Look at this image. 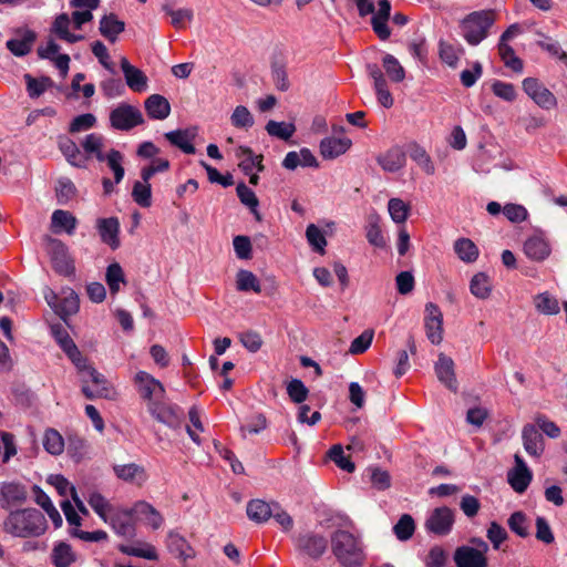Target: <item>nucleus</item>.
Masks as SVG:
<instances>
[{
  "mask_svg": "<svg viewBox=\"0 0 567 567\" xmlns=\"http://www.w3.org/2000/svg\"><path fill=\"white\" fill-rule=\"evenodd\" d=\"M51 333L75 368L84 367V357L69 332L61 324H54L51 327Z\"/></svg>",
  "mask_w": 567,
  "mask_h": 567,
  "instance_id": "9d476101",
  "label": "nucleus"
},
{
  "mask_svg": "<svg viewBox=\"0 0 567 567\" xmlns=\"http://www.w3.org/2000/svg\"><path fill=\"white\" fill-rule=\"evenodd\" d=\"M121 69L126 85L134 92H144L147 89V76L138 68L132 65L126 58L121 59Z\"/></svg>",
  "mask_w": 567,
  "mask_h": 567,
  "instance_id": "f3484780",
  "label": "nucleus"
},
{
  "mask_svg": "<svg viewBox=\"0 0 567 567\" xmlns=\"http://www.w3.org/2000/svg\"><path fill=\"white\" fill-rule=\"evenodd\" d=\"M59 148L71 165L75 167H85V159L81 155L80 148L70 137H59Z\"/></svg>",
  "mask_w": 567,
  "mask_h": 567,
  "instance_id": "cd10ccee",
  "label": "nucleus"
},
{
  "mask_svg": "<svg viewBox=\"0 0 567 567\" xmlns=\"http://www.w3.org/2000/svg\"><path fill=\"white\" fill-rule=\"evenodd\" d=\"M297 550L312 559H319L327 550L328 540L323 535L307 532L293 538Z\"/></svg>",
  "mask_w": 567,
  "mask_h": 567,
  "instance_id": "0eeeda50",
  "label": "nucleus"
},
{
  "mask_svg": "<svg viewBox=\"0 0 567 567\" xmlns=\"http://www.w3.org/2000/svg\"><path fill=\"white\" fill-rule=\"evenodd\" d=\"M365 231L367 239L370 245L379 248H383L385 246V240L379 226L378 217H371L369 219Z\"/></svg>",
  "mask_w": 567,
  "mask_h": 567,
  "instance_id": "69168bd1",
  "label": "nucleus"
},
{
  "mask_svg": "<svg viewBox=\"0 0 567 567\" xmlns=\"http://www.w3.org/2000/svg\"><path fill=\"white\" fill-rule=\"evenodd\" d=\"M287 393L292 402L302 403L308 398L309 390L299 379H292L287 385Z\"/></svg>",
  "mask_w": 567,
  "mask_h": 567,
  "instance_id": "774afa93",
  "label": "nucleus"
},
{
  "mask_svg": "<svg viewBox=\"0 0 567 567\" xmlns=\"http://www.w3.org/2000/svg\"><path fill=\"white\" fill-rule=\"evenodd\" d=\"M523 90L542 109L551 110L557 105L555 95L535 78H526Z\"/></svg>",
  "mask_w": 567,
  "mask_h": 567,
  "instance_id": "1a4fd4ad",
  "label": "nucleus"
},
{
  "mask_svg": "<svg viewBox=\"0 0 567 567\" xmlns=\"http://www.w3.org/2000/svg\"><path fill=\"white\" fill-rule=\"evenodd\" d=\"M498 52L504 64L514 72L523 71V62L515 55L514 49L507 42H498Z\"/></svg>",
  "mask_w": 567,
  "mask_h": 567,
  "instance_id": "3c124183",
  "label": "nucleus"
},
{
  "mask_svg": "<svg viewBox=\"0 0 567 567\" xmlns=\"http://www.w3.org/2000/svg\"><path fill=\"white\" fill-rule=\"evenodd\" d=\"M107 523L118 536L132 538L135 535L133 514L130 509H118L114 512L109 516Z\"/></svg>",
  "mask_w": 567,
  "mask_h": 567,
  "instance_id": "2eb2a0df",
  "label": "nucleus"
},
{
  "mask_svg": "<svg viewBox=\"0 0 567 567\" xmlns=\"http://www.w3.org/2000/svg\"><path fill=\"white\" fill-rule=\"evenodd\" d=\"M236 192L240 203L250 209L257 220H260L261 216L258 212L259 200L255 192L245 183H239L236 187Z\"/></svg>",
  "mask_w": 567,
  "mask_h": 567,
  "instance_id": "f704fd0d",
  "label": "nucleus"
},
{
  "mask_svg": "<svg viewBox=\"0 0 567 567\" xmlns=\"http://www.w3.org/2000/svg\"><path fill=\"white\" fill-rule=\"evenodd\" d=\"M507 525L513 533L522 538L530 535L527 516L522 511L512 513L507 519Z\"/></svg>",
  "mask_w": 567,
  "mask_h": 567,
  "instance_id": "a19ab883",
  "label": "nucleus"
},
{
  "mask_svg": "<svg viewBox=\"0 0 567 567\" xmlns=\"http://www.w3.org/2000/svg\"><path fill=\"white\" fill-rule=\"evenodd\" d=\"M70 23L71 21L69 16L66 13H61L54 19L51 31L55 33L59 39L69 43L82 41L84 39L82 34H74L69 31Z\"/></svg>",
  "mask_w": 567,
  "mask_h": 567,
  "instance_id": "c85d7f7f",
  "label": "nucleus"
},
{
  "mask_svg": "<svg viewBox=\"0 0 567 567\" xmlns=\"http://www.w3.org/2000/svg\"><path fill=\"white\" fill-rule=\"evenodd\" d=\"M105 280L112 295L120 291V284H125V275L118 262H113L107 266Z\"/></svg>",
  "mask_w": 567,
  "mask_h": 567,
  "instance_id": "49530a36",
  "label": "nucleus"
},
{
  "mask_svg": "<svg viewBox=\"0 0 567 567\" xmlns=\"http://www.w3.org/2000/svg\"><path fill=\"white\" fill-rule=\"evenodd\" d=\"M470 290L476 298H488L491 295L492 286L487 275L484 272L474 275L470 282Z\"/></svg>",
  "mask_w": 567,
  "mask_h": 567,
  "instance_id": "37998d69",
  "label": "nucleus"
},
{
  "mask_svg": "<svg viewBox=\"0 0 567 567\" xmlns=\"http://www.w3.org/2000/svg\"><path fill=\"white\" fill-rule=\"evenodd\" d=\"M165 138L185 154H195L196 148L192 140L196 136V128L175 130L164 134Z\"/></svg>",
  "mask_w": 567,
  "mask_h": 567,
  "instance_id": "412c9836",
  "label": "nucleus"
},
{
  "mask_svg": "<svg viewBox=\"0 0 567 567\" xmlns=\"http://www.w3.org/2000/svg\"><path fill=\"white\" fill-rule=\"evenodd\" d=\"M415 532V523L410 514H403L393 526L395 537L401 542L409 540Z\"/></svg>",
  "mask_w": 567,
  "mask_h": 567,
  "instance_id": "79ce46f5",
  "label": "nucleus"
},
{
  "mask_svg": "<svg viewBox=\"0 0 567 567\" xmlns=\"http://www.w3.org/2000/svg\"><path fill=\"white\" fill-rule=\"evenodd\" d=\"M383 171L395 173L400 171L406 161L405 152L400 146H393L377 158Z\"/></svg>",
  "mask_w": 567,
  "mask_h": 567,
  "instance_id": "6ab92c4d",
  "label": "nucleus"
},
{
  "mask_svg": "<svg viewBox=\"0 0 567 567\" xmlns=\"http://www.w3.org/2000/svg\"><path fill=\"white\" fill-rule=\"evenodd\" d=\"M24 80L27 82V91L29 96L32 99L39 97L45 92L48 87L53 85V81L48 76L34 79L30 74H25Z\"/></svg>",
  "mask_w": 567,
  "mask_h": 567,
  "instance_id": "6e6d98bb",
  "label": "nucleus"
},
{
  "mask_svg": "<svg viewBox=\"0 0 567 567\" xmlns=\"http://www.w3.org/2000/svg\"><path fill=\"white\" fill-rule=\"evenodd\" d=\"M425 312L426 337L433 344H440L443 339V315L440 308L433 302L426 303Z\"/></svg>",
  "mask_w": 567,
  "mask_h": 567,
  "instance_id": "f8f14e48",
  "label": "nucleus"
},
{
  "mask_svg": "<svg viewBox=\"0 0 567 567\" xmlns=\"http://www.w3.org/2000/svg\"><path fill=\"white\" fill-rule=\"evenodd\" d=\"M49 254L53 269L63 276H71L74 274L73 260L69 256L66 246L58 239L50 240Z\"/></svg>",
  "mask_w": 567,
  "mask_h": 567,
  "instance_id": "9b49d317",
  "label": "nucleus"
},
{
  "mask_svg": "<svg viewBox=\"0 0 567 567\" xmlns=\"http://www.w3.org/2000/svg\"><path fill=\"white\" fill-rule=\"evenodd\" d=\"M328 456L330 457L331 461H333L337 464V466L339 468H341L348 473L354 472L355 465L348 456L344 455V452H343V449L341 445H339V444L333 445L329 450Z\"/></svg>",
  "mask_w": 567,
  "mask_h": 567,
  "instance_id": "052dcab7",
  "label": "nucleus"
},
{
  "mask_svg": "<svg viewBox=\"0 0 567 567\" xmlns=\"http://www.w3.org/2000/svg\"><path fill=\"white\" fill-rule=\"evenodd\" d=\"M79 297L74 290L69 289L66 295L59 301L56 307V313L61 318L72 316L79 311Z\"/></svg>",
  "mask_w": 567,
  "mask_h": 567,
  "instance_id": "c03bdc74",
  "label": "nucleus"
},
{
  "mask_svg": "<svg viewBox=\"0 0 567 567\" xmlns=\"http://www.w3.org/2000/svg\"><path fill=\"white\" fill-rule=\"evenodd\" d=\"M43 446L52 455H60L64 450V440L54 429H48L43 436Z\"/></svg>",
  "mask_w": 567,
  "mask_h": 567,
  "instance_id": "09e8293b",
  "label": "nucleus"
},
{
  "mask_svg": "<svg viewBox=\"0 0 567 567\" xmlns=\"http://www.w3.org/2000/svg\"><path fill=\"white\" fill-rule=\"evenodd\" d=\"M4 530L16 537H38L45 533L44 515L35 508L11 512L4 520Z\"/></svg>",
  "mask_w": 567,
  "mask_h": 567,
  "instance_id": "f03ea898",
  "label": "nucleus"
},
{
  "mask_svg": "<svg viewBox=\"0 0 567 567\" xmlns=\"http://www.w3.org/2000/svg\"><path fill=\"white\" fill-rule=\"evenodd\" d=\"M524 252L534 261H543L550 255V246L545 238L535 235L524 243Z\"/></svg>",
  "mask_w": 567,
  "mask_h": 567,
  "instance_id": "b1692460",
  "label": "nucleus"
},
{
  "mask_svg": "<svg viewBox=\"0 0 567 567\" xmlns=\"http://www.w3.org/2000/svg\"><path fill=\"white\" fill-rule=\"evenodd\" d=\"M132 198L141 207H150L152 205L151 184H144L140 181H136L133 185Z\"/></svg>",
  "mask_w": 567,
  "mask_h": 567,
  "instance_id": "4d7b16f0",
  "label": "nucleus"
},
{
  "mask_svg": "<svg viewBox=\"0 0 567 567\" xmlns=\"http://www.w3.org/2000/svg\"><path fill=\"white\" fill-rule=\"evenodd\" d=\"M351 145L348 137H326L320 142V154L323 158L332 159L344 154Z\"/></svg>",
  "mask_w": 567,
  "mask_h": 567,
  "instance_id": "aec40b11",
  "label": "nucleus"
},
{
  "mask_svg": "<svg viewBox=\"0 0 567 567\" xmlns=\"http://www.w3.org/2000/svg\"><path fill=\"white\" fill-rule=\"evenodd\" d=\"M410 157L427 174H434V165L426 151L416 143L408 146Z\"/></svg>",
  "mask_w": 567,
  "mask_h": 567,
  "instance_id": "c9c22d12",
  "label": "nucleus"
},
{
  "mask_svg": "<svg viewBox=\"0 0 567 567\" xmlns=\"http://www.w3.org/2000/svg\"><path fill=\"white\" fill-rule=\"evenodd\" d=\"M118 550L128 556L141 557L150 560H156L158 558L155 547L147 543L143 544L142 547L118 545Z\"/></svg>",
  "mask_w": 567,
  "mask_h": 567,
  "instance_id": "603ef678",
  "label": "nucleus"
},
{
  "mask_svg": "<svg viewBox=\"0 0 567 567\" xmlns=\"http://www.w3.org/2000/svg\"><path fill=\"white\" fill-rule=\"evenodd\" d=\"M134 384L146 404L147 412L159 423L172 430H179L184 421L183 410L168 403L163 383L145 371L134 375Z\"/></svg>",
  "mask_w": 567,
  "mask_h": 567,
  "instance_id": "f257e3e1",
  "label": "nucleus"
},
{
  "mask_svg": "<svg viewBox=\"0 0 567 567\" xmlns=\"http://www.w3.org/2000/svg\"><path fill=\"white\" fill-rule=\"evenodd\" d=\"M382 63L391 81L400 83L405 79V71L395 56L385 54Z\"/></svg>",
  "mask_w": 567,
  "mask_h": 567,
  "instance_id": "5fc2aeb1",
  "label": "nucleus"
},
{
  "mask_svg": "<svg viewBox=\"0 0 567 567\" xmlns=\"http://www.w3.org/2000/svg\"><path fill=\"white\" fill-rule=\"evenodd\" d=\"M532 481L529 468H514L508 473V483L517 493H524Z\"/></svg>",
  "mask_w": 567,
  "mask_h": 567,
  "instance_id": "ea45409f",
  "label": "nucleus"
},
{
  "mask_svg": "<svg viewBox=\"0 0 567 567\" xmlns=\"http://www.w3.org/2000/svg\"><path fill=\"white\" fill-rule=\"evenodd\" d=\"M51 558L55 567H70L75 561V554L69 544L59 543L52 549Z\"/></svg>",
  "mask_w": 567,
  "mask_h": 567,
  "instance_id": "72a5a7b5",
  "label": "nucleus"
},
{
  "mask_svg": "<svg viewBox=\"0 0 567 567\" xmlns=\"http://www.w3.org/2000/svg\"><path fill=\"white\" fill-rule=\"evenodd\" d=\"M486 538L491 543L494 550H503V544L508 539V533L504 526L493 520L488 524L486 529Z\"/></svg>",
  "mask_w": 567,
  "mask_h": 567,
  "instance_id": "e433bc0d",
  "label": "nucleus"
},
{
  "mask_svg": "<svg viewBox=\"0 0 567 567\" xmlns=\"http://www.w3.org/2000/svg\"><path fill=\"white\" fill-rule=\"evenodd\" d=\"M51 221L53 228L64 229L69 235H72L76 227V218L68 210H54Z\"/></svg>",
  "mask_w": 567,
  "mask_h": 567,
  "instance_id": "58836bf2",
  "label": "nucleus"
},
{
  "mask_svg": "<svg viewBox=\"0 0 567 567\" xmlns=\"http://www.w3.org/2000/svg\"><path fill=\"white\" fill-rule=\"evenodd\" d=\"M370 483L378 491H385L391 486V476L386 470L379 466H370L367 468Z\"/></svg>",
  "mask_w": 567,
  "mask_h": 567,
  "instance_id": "a18cd8bd",
  "label": "nucleus"
},
{
  "mask_svg": "<svg viewBox=\"0 0 567 567\" xmlns=\"http://www.w3.org/2000/svg\"><path fill=\"white\" fill-rule=\"evenodd\" d=\"M123 155L120 151L112 148L106 155L107 166L114 173V183L118 184L124 177V167L122 166Z\"/></svg>",
  "mask_w": 567,
  "mask_h": 567,
  "instance_id": "0e129e2a",
  "label": "nucleus"
},
{
  "mask_svg": "<svg viewBox=\"0 0 567 567\" xmlns=\"http://www.w3.org/2000/svg\"><path fill=\"white\" fill-rule=\"evenodd\" d=\"M538 312L544 315H556L559 312L558 301L548 292L539 293L534 299Z\"/></svg>",
  "mask_w": 567,
  "mask_h": 567,
  "instance_id": "bf43d9fd",
  "label": "nucleus"
},
{
  "mask_svg": "<svg viewBox=\"0 0 567 567\" xmlns=\"http://www.w3.org/2000/svg\"><path fill=\"white\" fill-rule=\"evenodd\" d=\"M230 122L237 128H249L254 125V117L246 106L238 105L230 116Z\"/></svg>",
  "mask_w": 567,
  "mask_h": 567,
  "instance_id": "e2e57ef3",
  "label": "nucleus"
},
{
  "mask_svg": "<svg viewBox=\"0 0 567 567\" xmlns=\"http://www.w3.org/2000/svg\"><path fill=\"white\" fill-rule=\"evenodd\" d=\"M163 10L172 18V24L176 29L186 28L187 23L193 20L194 14L190 9L173 10L168 6H164Z\"/></svg>",
  "mask_w": 567,
  "mask_h": 567,
  "instance_id": "680f3d73",
  "label": "nucleus"
},
{
  "mask_svg": "<svg viewBox=\"0 0 567 567\" xmlns=\"http://www.w3.org/2000/svg\"><path fill=\"white\" fill-rule=\"evenodd\" d=\"M143 123L142 112L136 106L127 103L118 104L110 113V124L117 131H131Z\"/></svg>",
  "mask_w": 567,
  "mask_h": 567,
  "instance_id": "423d86ee",
  "label": "nucleus"
},
{
  "mask_svg": "<svg viewBox=\"0 0 567 567\" xmlns=\"http://www.w3.org/2000/svg\"><path fill=\"white\" fill-rule=\"evenodd\" d=\"M378 6V11L371 18V25L379 39L385 41L391 35V30L388 27V20L391 13V3L389 0H380Z\"/></svg>",
  "mask_w": 567,
  "mask_h": 567,
  "instance_id": "dca6fc26",
  "label": "nucleus"
},
{
  "mask_svg": "<svg viewBox=\"0 0 567 567\" xmlns=\"http://www.w3.org/2000/svg\"><path fill=\"white\" fill-rule=\"evenodd\" d=\"M454 525V512L447 507L434 508L425 520V529L429 533L445 536L451 533Z\"/></svg>",
  "mask_w": 567,
  "mask_h": 567,
  "instance_id": "6e6552de",
  "label": "nucleus"
},
{
  "mask_svg": "<svg viewBox=\"0 0 567 567\" xmlns=\"http://www.w3.org/2000/svg\"><path fill=\"white\" fill-rule=\"evenodd\" d=\"M274 507L261 499H252L247 504V516L249 519L260 524L268 520L272 515Z\"/></svg>",
  "mask_w": 567,
  "mask_h": 567,
  "instance_id": "c756f323",
  "label": "nucleus"
},
{
  "mask_svg": "<svg viewBox=\"0 0 567 567\" xmlns=\"http://www.w3.org/2000/svg\"><path fill=\"white\" fill-rule=\"evenodd\" d=\"M525 451L532 456H539L544 451L543 436L533 424H526L522 431Z\"/></svg>",
  "mask_w": 567,
  "mask_h": 567,
  "instance_id": "a878e982",
  "label": "nucleus"
},
{
  "mask_svg": "<svg viewBox=\"0 0 567 567\" xmlns=\"http://www.w3.org/2000/svg\"><path fill=\"white\" fill-rule=\"evenodd\" d=\"M410 205L401 198H391L388 203V210L395 224H404L410 214Z\"/></svg>",
  "mask_w": 567,
  "mask_h": 567,
  "instance_id": "8fccbe9b",
  "label": "nucleus"
},
{
  "mask_svg": "<svg viewBox=\"0 0 567 567\" xmlns=\"http://www.w3.org/2000/svg\"><path fill=\"white\" fill-rule=\"evenodd\" d=\"M96 228L104 244L109 245L113 250L120 247V223L117 218H100L96 221Z\"/></svg>",
  "mask_w": 567,
  "mask_h": 567,
  "instance_id": "a211bd4d",
  "label": "nucleus"
},
{
  "mask_svg": "<svg viewBox=\"0 0 567 567\" xmlns=\"http://www.w3.org/2000/svg\"><path fill=\"white\" fill-rule=\"evenodd\" d=\"M82 374V393L89 400L96 398L109 399L111 396V389L107 386L105 377L100 373L95 368L86 363L84 358V367L76 368Z\"/></svg>",
  "mask_w": 567,
  "mask_h": 567,
  "instance_id": "39448f33",
  "label": "nucleus"
},
{
  "mask_svg": "<svg viewBox=\"0 0 567 567\" xmlns=\"http://www.w3.org/2000/svg\"><path fill=\"white\" fill-rule=\"evenodd\" d=\"M454 251L457 257L467 264L474 262L478 258V248L468 238H460L454 243Z\"/></svg>",
  "mask_w": 567,
  "mask_h": 567,
  "instance_id": "7c9ffc66",
  "label": "nucleus"
},
{
  "mask_svg": "<svg viewBox=\"0 0 567 567\" xmlns=\"http://www.w3.org/2000/svg\"><path fill=\"white\" fill-rule=\"evenodd\" d=\"M266 131L270 136L278 137L284 141H288L296 132L293 123L268 121L266 124Z\"/></svg>",
  "mask_w": 567,
  "mask_h": 567,
  "instance_id": "de8ad7c7",
  "label": "nucleus"
},
{
  "mask_svg": "<svg viewBox=\"0 0 567 567\" xmlns=\"http://www.w3.org/2000/svg\"><path fill=\"white\" fill-rule=\"evenodd\" d=\"M124 30V21L120 20L114 13L105 14L100 20L99 31L111 43H114Z\"/></svg>",
  "mask_w": 567,
  "mask_h": 567,
  "instance_id": "393cba45",
  "label": "nucleus"
},
{
  "mask_svg": "<svg viewBox=\"0 0 567 567\" xmlns=\"http://www.w3.org/2000/svg\"><path fill=\"white\" fill-rule=\"evenodd\" d=\"M113 470L117 478L125 482H134L136 480L145 478L144 468L135 463L114 465Z\"/></svg>",
  "mask_w": 567,
  "mask_h": 567,
  "instance_id": "4c0bfd02",
  "label": "nucleus"
},
{
  "mask_svg": "<svg viewBox=\"0 0 567 567\" xmlns=\"http://www.w3.org/2000/svg\"><path fill=\"white\" fill-rule=\"evenodd\" d=\"M434 370L439 381L443 383L449 390L456 393L458 383L454 372L453 360L444 353H440Z\"/></svg>",
  "mask_w": 567,
  "mask_h": 567,
  "instance_id": "ddd939ff",
  "label": "nucleus"
},
{
  "mask_svg": "<svg viewBox=\"0 0 567 567\" xmlns=\"http://www.w3.org/2000/svg\"><path fill=\"white\" fill-rule=\"evenodd\" d=\"M306 237L312 249L319 254H324V247L327 246L326 237L322 230L315 224H310L306 229Z\"/></svg>",
  "mask_w": 567,
  "mask_h": 567,
  "instance_id": "13d9d810",
  "label": "nucleus"
},
{
  "mask_svg": "<svg viewBox=\"0 0 567 567\" xmlns=\"http://www.w3.org/2000/svg\"><path fill=\"white\" fill-rule=\"evenodd\" d=\"M456 567H487L486 555L482 550H476L472 546H460L454 553Z\"/></svg>",
  "mask_w": 567,
  "mask_h": 567,
  "instance_id": "4468645a",
  "label": "nucleus"
},
{
  "mask_svg": "<svg viewBox=\"0 0 567 567\" xmlns=\"http://www.w3.org/2000/svg\"><path fill=\"white\" fill-rule=\"evenodd\" d=\"M331 548L337 560L343 567L360 566L364 560L360 539L348 530L337 529L331 535Z\"/></svg>",
  "mask_w": 567,
  "mask_h": 567,
  "instance_id": "7ed1b4c3",
  "label": "nucleus"
},
{
  "mask_svg": "<svg viewBox=\"0 0 567 567\" xmlns=\"http://www.w3.org/2000/svg\"><path fill=\"white\" fill-rule=\"evenodd\" d=\"M28 497L27 489L18 483H6L1 487L2 506L18 505L25 502Z\"/></svg>",
  "mask_w": 567,
  "mask_h": 567,
  "instance_id": "bb28decb",
  "label": "nucleus"
},
{
  "mask_svg": "<svg viewBox=\"0 0 567 567\" xmlns=\"http://www.w3.org/2000/svg\"><path fill=\"white\" fill-rule=\"evenodd\" d=\"M237 289L239 291H254L259 293L261 291L260 282L256 275L249 270H239L236 280Z\"/></svg>",
  "mask_w": 567,
  "mask_h": 567,
  "instance_id": "864d4df0",
  "label": "nucleus"
},
{
  "mask_svg": "<svg viewBox=\"0 0 567 567\" xmlns=\"http://www.w3.org/2000/svg\"><path fill=\"white\" fill-rule=\"evenodd\" d=\"M93 511L105 522H109L107 511L111 508L110 503L100 493H92L87 499Z\"/></svg>",
  "mask_w": 567,
  "mask_h": 567,
  "instance_id": "338daca9",
  "label": "nucleus"
},
{
  "mask_svg": "<svg viewBox=\"0 0 567 567\" xmlns=\"http://www.w3.org/2000/svg\"><path fill=\"white\" fill-rule=\"evenodd\" d=\"M239 155L245 156V158L240 162L239 167L247 175L251 173L254 168H257L258 172H262L265 166L262 164V155H255L251 148L247 146H240L238 148Z\"/></svg>",
  "mask_w": 567,
  "mask_h": 567,
  "instance_id": "2f4dec72",
  "label": "nucleus"
},
{
  "mask_svg": "<svg viewBox=\"0 0 567 567\" xmlns=\"http://www.w3.org/2000/svg\"><path fill=\"white\" fill-rule=\"evenodd\" d=\"M495 23L494 10L474 11L461 21V30L470 45L480 44L488 35V30Z\"/></svg>",
  "mask_w": 567,
  "mask_h": 567,
  "instance_id": "20e7f679",
  "label": "nucleus"
},
{
  "mask_svg": "<svg viewBox=\"0 0 567 567\" xmlns=\"http://www.w3.org/2000/svg\"><path fill=\"white\" fill-rule=\"evenodd\" d=\"M35 40V34L32 31H27L21 39H10L7 41V49L16 56L27 55L32 48Z\"/></svg>",
  "mask_w": 567,
  "mask_h": 567,
  "instance_id": "473e14b6",
  "label": "nucleus"
},
{
  "mask_svg": "<svg viewBox=\"0 0 567 567\" xmlns=\"http://www.w3.org/2000/svg\"><path fill=\"white\" fill-rule=\"evenodd\" d=\"M166 546L171 554L175 555L183 561H186L187 559L195 557V551L188 544L186 538L176 532L171 530L168 533Z\"/></svg>",
  "mask_w": 567,
  "mask_h": 567,
  "instance_id": "4be33fe9",
  "label": "nucleus"
},
{
  "mask_svg": "<svg viewBox=\"0 0 567 567\" xmlns=\"http://www.w3.org/2000/svg\"><path fill=\"white\" fill-rule=\"evenodd\" d=\"M144 107L147 115L153 120H165L171 114V104L168 100L161 94L150 95L145 102Z\"/></svg>",
  "mask_w": 567,
  "mask_h": 567,
  "instance_id": "5701e85b",
  "label": "nucleus"
}]
</instances>
